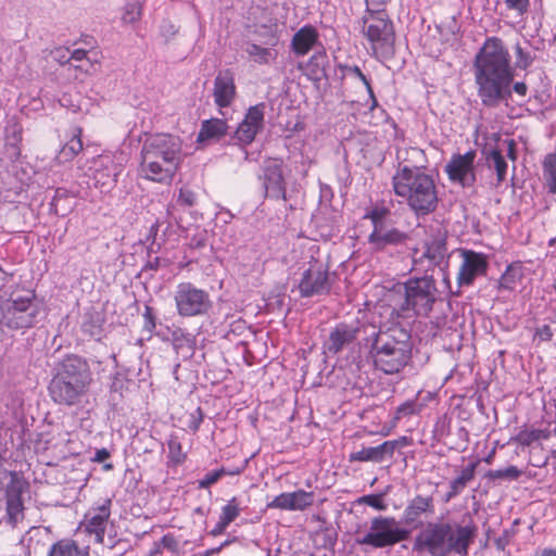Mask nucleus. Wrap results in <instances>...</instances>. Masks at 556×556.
Returning a JSON list of instances; mask_svg holds the SVG:
<instances>
[{
    "label": "nucleus",
    "instance_id": "obj_45",
    "mask_svg": "<svg viewBox=\"0 0 556 556\" xmlns=\"http://www.w3.org/2000/svg\"><path fill=\"white\" fill-rule=\"evenodd\" d=\"M177 204L184 207H192L197 204V194L193 190L182 187L178 191Z\"/></svg>",
    "mask_w": 556,
    "mask_h": 556
},
{
    "label": "nucleus",
    "instance_id": "obj_52",
    "mask_svg": "<svg viewBox=\"0 0 556 556\" xmlns=\"http://www.w3.org/2000/svg\"><path fill=\"white\" fill-rule=\"evenodd\" d=\"M505 148L506 156L511 161L516 162L517 160V144L514 139H504L501 141L500 148Z\"/></svg>",
    "mask_w": 556,
    "mask_h": 556
},
{
    "label": "nucleus",
    "instance_id": "obj_64",
    "mask_svg": "<svg viewBox=\"0 0 556 556\" xmlns=\"http://www.w3.org/2000/svg\"><path fill=\"white\" fill-rule=\"evenodd\" d=\"M199 416L198 418H193V420L191 421V424L189 425V427L193 430V431H197L200 427V424L202 422V414H201V410L200 408L197 410Z\"/></svg>",
    "mask_w": 556,
    "mask_h": 556
},
{
    "label": "nucleus",
    "instance_id": "obj_13",
    "mask_svg": "<svg viewBox=\"0 0 556 556\" xmlns=\"http://www.w3.org/2000/svg\"><path fill=\"white\" fill-rule=\"evenodd\" d=\"M446 255V236L441 230H437L427 236L421 249H415L413 262L420 269L429 270L440 266L445 261Z\"/></svg>",
    "mask_w": 556,
    "mask_h": 556
},
{
    "label": "nucleus",
    "instance_id": "obj_57",
    "mask_svg": "<svg viewBox=\"0 0 556 556\" xmlns=\"http://www.w3.org/2000/svg\"><path fill=\"white\" fill-rule=\"evenodd\" d=\"M53 58L60 64L71 63V51L67 48H55L52 51Z\"/></svg>",
    "mask_w": 556,
    "mask_h": 556
},
{
    "label": "nucleus",
    "instance_id": "obj_25",
    "mask_svg": "<svg viewBox=\"0 0 556 556\" xmlns=\"http://www.w3.org/2000/svg\"><path fill=\"white\" fill-rule=\"evenodd\" d=\"M407 238V235L397 230L393 227H387L386 225L377 226L372 229L369 235L368 243L374 250H383L388 245H396L403 243Z\"/></svg>",
    "mask_w": 556,
    "mask_h": 556
},
{
    "label": "nucleus",
    "instance_id": "obj_33",
    "mask_svg": "<svg viewBox=\"0 0 556 556\" xmlns=\"http://www.w3.org/2000/svg\"><path fill=\"white\" fill-rule=\"evenodd\" d=\"M543 178L549 193H556V153H549L543 161Z\"/></svg>",
    "mask_w": 556,
    "mask_h": 556
},
{
    "label": "nucleus",
    "instance_id": "obj_15",
    "mask_svg": "<svg viewBox=\"0 0 556 556\" xmlns=\"http://www.w3.org/2000/svg\"><path fill=\"white\" fill-rule=\"evenodd\" d=\"M457 252L462 257V264L457 273V283L459 287H469L477 277L486 274L488 256L484 253L469 249H458Z\"/></svg>",
    "mask_w": 556,
    "mask_h": 556
},
{
    "label": "nucleus",
    "instance_id": "obj_27",
    "mask_svg": "<svg viewBox=\"0 0 556 556\" xmlns=\"http://www.w3.org/2000/svg\"><path fill=\"white\" fill-rule=\"evenodd\" d=\"M228 125L226 121L220 118L205 119L201 123L197 142L202 144H210L219 141L226 136Z\"/></svg>",
    "mask_w": 556,
    "mask_h": 556
},
{
    "label": "nucleus",
    "instance_id": "obj_5",
    "mask_svg": "<svg viewBox=\"0 0 556 556\" xmlns=\"http://www.w3.org/2000/svg\"><path fill=\"white\" fill-rule=\"evenodd\" d=\"M92 382L88 363L76 355L66 356L56 367L48 390L52 401L63 406L81 402Z\"/></svg>",
    "mask_w": 556,
    "mask_h": 556
},
{
    "label": "nucleus",
    "instance_id": "obj_23",
    "mask_svg": "<svg viewBox=\"0 0 556 556\" xmlns=\"http://www.w3.org/2000/svg\"><path fill=\"white\" fill-rule=\"evenodd\" d=\"M214 101L218 108H228L236 97L233 73L229 70L219 72L214 80Z\"/></svg>",
    "mask_w": 556,
    "mask_h": 556
},
{
    "label": "nucleus",
    "instance_id": "obj_14",
    "mask_svg": "<svg viewBox=\"0 0 556 556\" xmlns=\"http://www.w3.org/2000/svg\"><path fill=\"white\" fill-rule=\"evenodd\" d=\"M298 287L300 294L304 298L328 293L331 288L328 266L324 262L312 257L302 273Z\"/></svg>",
    "mask_w": 556,
    "mask_h": 556
},
{
    "label": "nucleus",
    "instance_id": "obj_12",
    "mask_svg": "<svg viewBox=\"0 0 556 556\" xmlns=\"http://www.w3.org/2000/svg\"><path fill=\"white\" fill-rule=\"evenodd\" d=\"M111 507V498H104L101 504L90 507L79 522L77 532L85 534L96 544H102L110 523Z\"/></svg>",
    "mask_w": 556,
    "mask_h": 556
},
{
    "label": "nucleus",
    "instance_id": "obj_11",
    "mask_svg": "<svg viewBox=\"0 0 556 556\" xmlns=\"http://www.w3.org/2000/svg\"><path fill=\"white\" fill-rule=\"evenodd\" d=\"M362 31L369 41L375 54L389 52L394 43V29L387 14L377 10H367L362 18Z\"/></svg>",
    "mask_w": 556,
    "mask_h": 556
},
{
    "label": "nucleus",
    "instance_id": "obj_56",
    "mask_svg": "<svg viewBox=\"0 0 556 556\" xmlns=\"http://www.w3.org/2000/svg\"><path fill=\"white\" fill-rule=\"evenodd\" d=\"M466 485L467 484L463 483L460 480H458L456 478L453 479L450 483V491L446 493V501H450L453 497L460 494L464 491V489L466 488Z\"/></svg>",
    "mask_w": 556,
    "mask_h": 556
},
{
    "label": "nucleus",
    "instance_id": "obj_22",
    "mask_svg": "<svg viewBox=\"0 0 556 556\" xmlns=\"http://www.w3.org/2000/svg\"><path fill=\"white\" fill-rule=\"evenodd\" d=\"M264 123V104L251 106L243 121L239 124L235 138L240 144H250L256 134L262 129Z\"/></svg>",
    "mask_w": 556,
    "mask_h": 556
},
{
    "label": "nucleus",
    "instance_id": "obj_44",
    "mask_svg": "<svg viewBox=\"0 0 556 556\" xmlns=\"http://www.w3.org/2000/svg\"><path fill=\"white\" fill-rule=\"evenodd\" d=\"M420 409H421V405H419L417 403V401H415V400L406 401L396 408L395 415H394V420L399 421L403 417L416 415L420 412Z\"/></svg>",
    "mask_w": 556,
    "mask_h": 556
},
{
    "label": "nucleus",
    "instance_id": "obj_43",
    "mask_svg": "<svg viewBox=\"0 0 556 556\" xmlns=\"http://www.w3.org/2000/svg\"><path fill=\"white\" fill-rule=\"evenodd\" d=\"M142 8L138 2L127 3L124 8L122 21L124 24H134L141 18Z\"/></svg>",
    "mask_w": 556,
    "mask_h": 556
},
{
    "label": "nucleus",
    "instance_id": "obj_61",
    "mask_svg": "<svg viewBox=\"0 0 556 556\" xmlns=\"http://www.w3.org/2000/svg\"><path fill=\"white\" fill-rule=\"evenodd\" d=\"M231 541L226 540L224 543H222L219 546L206 549L201 556H212L214 554L219 553L225 546L229 545Z\"/></svg>",
    "mask_w": 556,
    "mask_h": 556
},
{
    "label": "nucleus",
    "instance_id": "obj_53",
    "mask_svg": "<svg viewBox=\"0 0 556 556\" xmlns=\"http://www.w3.org/2000/svg\"><path fill=\"white\" fill-rule=\"evenodd\" d=\"M384 215H386V210L383 208H374L371 210L370 212H368L366 215H365V218H369L374 225V228L377 226V228L379 226H383V218H384Z\"/></svg>",
    "mask_w": 556,
    "mask_h": 556
},
{
    "label": "nucleus",
    "instance_id": "obj_42",
    "mask_svg": "<svg viewBox=\"0 0 556 556\" xmlns=\"http://www.w3.org/2000/svg\"><path fill=\"white\" fill-rule=\"evenodd\" d=\"M71 64H73L75 68L86 73L92 67V64L87 56V51L84 49H75L71 52Z\"/></svg>",
    "mask_w": 556,
    "mask_h": 556
},
{
    "label": "nucleus",
    "instance_id": "obj_55",
    "mask_svg": "<svg viewBox=\"0 0 556 556\" xmlns=\"http://www.w3.org/2000/svg\"><path fill=\"white\" fill-rule=\"evenodd\" d=\"M162 547L172 552V553H178L179 544L176 538L173 534H165L161 539Z\"/></svg>",
    "mask_w": 556,
    "mask_h": 556
},
{
    "label": "nucleus",
    "instance_id": "obj_62",
    "mask_svg": "<svg viewBox=\"0 0 556 556\" xmlns=\"http://www.w3.org/2000/svg\"><path fill=\"white\" fill-rule=\"evenodd\" d=\"M390 0H365L367 10H374L375 8L387 4Z\"/></svg>",
    "mask_w": 556,
    "mask_h": 556
},
{
    "label": "nucleus",
    "instance_id": "obj_47",
    "mask_svg": "<svg viewBox=\"0 0 556 556\" xmlns=\"http://www.w3.org/2000/svg\"><path fill=\"white\" fill-rule=\"evenodd\" d=\"M509 11H514L518 16H523L529 12L530 0H503Z\"/></svg>",
    "mask_w": 556,
    "mask_h": 556
},
{
    "label": "nucleus",
    "instance_id": "obj_9",
    "mask_svg": "<svg viewBox=\"0 0 556 556\" xmlns=\"http://www.w3.org/2000/svg\"><path fill=\"white\" fill-rule=\"evenodd\" d=\"M173 299L177 314L184 318L207 315L213 306L210 293L190 281L179 282Z\"/></svg>",
    "mask_w": 556,
    "mask_h": 556
},
{
    "label": "nucleus",
    "instance_id": "obj_20",
    "mask_svg": "<svg viewBox=\"0 0 556 556\" xmlns=\"http://www.w3.org/2000/svg\"><path fill=\"white\" fill-rule=\"evenodd\" d=\"M359 328L353 324L339 323L329 332L324 343L327 353L337 355L344 349L350 348L357 339Z\"/></svg>",
    "mask_w": 556,
    "mask_h": 556
},
{
    "label": "nucleus",
    "instance_id": "obj_59",
    "mask_svg": "<svg viewBox=\"0 0 556 556\" xmlns=\"http://www.w3.org/2000/svg\"><path fill=\"white\" fill-rule=\"evenodd\" d=\"M229 527L227 522L223 519L218 518V521L214 526V528L210 531V534L213 536H218L225 532V530Z\"/></svg>",
    "mask_w": 556,
    "mask_h": 556
},
{
    "label": "nucleus",
    "instance_id": "obj_24",
    "mask_svg": "<svg viewBox=\"0 0 556 556\" xmlns=\"http://www.w3.org/2000/svg\"><path fill=\"white\" fill-rule=\"evenodd\" d=\"M400 445L399 440L386 441L378 446L364 447L361 451L350 455L351 462H375L380 463L386 457H392L396 447Z\"/></svg>",
    "mask_w": 556,
    "mask_h": 556
},
{
    "label": "nucleus",
    "instance_id": "obj_28",
    "mask_svg": "<svg viewBox=\"0 0 556 556\" xmlns=\"http://www.w3.org/2000/svg\"><path fill=\"white\" fill-rule=\"evenodd\" d=\"M83 129L75 126L71 130V138L61 147L56 160L59 163L73 161L83 150Z\"/></svg>",
    "mask_w": 556,
    "mask_h": 556
},
{
    "label": "nucleus",
    "instance_id": "obj_3",
    "mask_svg": "<svg viewBox=\"0 0 556 556\" xmlns=\"http://www.w3.org/2000/svg\"><path fill=\"white\" fill-rule=\"evenodd\" d=\"M478 533L471 517L462 522H429L416 536L414 548L431 556H467Z\"/></svg>",
    "mask_w": 556,
    "mask_h": 556
},
{
    "label": "nucleus",
    "instance_id": "obj_38",
    "mask_svg": "<svg viewBox=\"0 0 556 556\" xmlns=\"http://www.w3.org/2000/svg\"><path fill=\"white\" fill-rule=\"evenodd\" d=\"M548 434L541 429H525L517 433L514 438V441L518 442L523 446H530L532 443L540 441L542 439H547Z\"/></svg>",
    "mask_w": 556,
    "mask_h": 556
},
{
    "label": "nucleus",
    "instance_id": "obj_6",
    "mask_svg": "<svg viewBox=\"0 0 556 556\" xmlns=\"http://www.w3.org/2000/svg\"><path fill=\"white\" fill-rule=\"evenodd\" d=\"M370 354L376 369L386 375L399 374L412 356L408 342L380 332L372 333Z\"/></svg>",
    "mask_w": 556,
    "mask_h": 556
},
{
    "label": "nucleus",
    "instance_id": "obj_1",
    "mask_svg": "<svg viewBox=\"0 0 556 556\" xmlns=\"http://www.w3.org/2000/svg\"><path fill=\"white\" fill-rule=\"evenodd\" d=\"M473 76L478 97L484 106L496 108L511 97V91L520 97L527 96L525 83L513 84L515 73L510 54L497 37L486 38L479 49L473 60Z\"/></svg>",
    "mask_w": 556,
    "mask_h": 556
},
{
    "label": "nucleus",
    "instance_id": "obj_29",
    "mask_svg": "<svg viewBox=\"0 0 556 556\" xmlns=\"http://www.w3.org/2000/svg\"><path fill=\"white\" fill-rule=\"evenodd\" d=\"M318 39V34L313 26H303L292 38V49L298 55H305Z\"/></svg>",
    "mask_w": 556,
    "mask_h": 556
},
{
    "label": "nucleus",
    "instance_id": "obj_2",
    "mask_svg": "<svg viewBox=\"0 0 556 556\" xmlns=\"http://www.w3.org/2000/svg\"><path fill=\"white\" fill-rule=\"evenodd\" d=\"M182 161L181 139L168 134H155L142 143L138 174L144 180L170 185Z\"/></svg>",
    "mask_w": 556,
    "mask_h": 556
},
{
    "label": "nucleus",
    "instance_id": "obj_63",
    "mask_svg": "<svg viewBox=\"0 0 556 556\" xmlns=\"http://www.w3.org/2000/svg\"><path fill=\"white\" fill-rule=\"evenodd\" d=\"M244 470V466L225 468V476H238Z\"/></svg>",
    "mask_w": 556,
    "mask_h": 556
},
{
    "label": "nucleus",
    "instance_id": "obj_50",
    "mask_svg": "<svg viewBox=\"0 0 556 556\" xmlns=\"http://www.w3.org/2000/svg\"><path fill=\"white\" fill-rule=\"evenodd\" d=\"M480 463V459H476L470 463L468 466L462 469L460 475L456 478L460 480L463 483L467 484L475 478L476 469Z\"/></svg>",
    "mask_w": 556,
    "mask_h": 556
},
{
    "label": "nucleus",
    "instance_id": "obj_7",
    "mask_svg": "<svg viewBox=\"0 0 556 556\" xmlns=\"http://www.w3.org/2000/svg\"><path fill=\"white\" fill-rule=\"evenodd\" d=\"M30 290H15L0 303V324L11 329L31 327L36 323L38 306Z\"/></svg>",
    "mask_w": 556,
    "mask_h": 556
},
{
    "label": "nucleus",
    "instance_id": "obj_35",
    "mask_svg": "<svg viewBox=\"0 0 556 556\" xmlns=\"http://www.w3.org/2000/svg\"><path fill=\"white\" fill-rule=\"evenodd\" d=\"M341 71H342V75L344 77L357 78V79H359L365 85L366 90H367L368 96H369V99L371 101L370 110H374L378 105V102H377V99L375 97L374 90L371 88L370 81L364 75V73L361 71V68L358 66L345 65V66L341 67Z\"/></svg>",
    "mask_w": 556,
    "mask_h": 556
},
{
    "label": "nucleus",
    "instance_id": "obj_16",
    "mask_svg": "<svg viewBox=\"0 0 556 556\" xmlns=\"http://www.w3.org/2000/svg\"><path fill=\"white\" fill-rule=\"evenodd\" d=\"M477 153L469 150L465 154H453L445 165V173L452 182L471 187L476 182L475 160Z\"/></svg>",
    "mask_w": 556,
    "mask_h": 556
},
{
    "label": "nucleus",
    "instance_id": "obj_41",
    "mask_svg": "<svg viewBox=\"0 0 556 556\" xmlns=\"http://www.w3.org/2000/svg\"><path fill=\"white\" fill-rule=\"evenodd\" d=\"M521 473L516 466H509L505 469L490 470L485 477L490 480H517Z\"/></svg>",
    "mask_w": 556,
    "mask_h": 556
},
{
    "label": "nucleus",
    "instance_id": "obj_36",
    "mask_svg": "<svg viewBox=\"0 0 556 556\" xmlns=\"http://www.w3.org/2000/svg\"><path fill=\"white\" fill-rule=\"evenodd\" d=\"M172 342L177 353H191L193 350V337L181 328H176L172 331Z\"/></svg>",
    "mask_w": 556,
    "mask_h": 556
},
{
    "label": "nucleus",
    "instance_id": "obj_37",
    "mask_svg": "<svg viewBox=\"0 0 556 556\" xmlns=\"http://www.w3.org/2000/svg\"><path fill=\"white\" fill-rule=\"evenodd\" d=\"M242 509L243 507L241 505V501L239 500V497L232 496L222 507L219 518L223 519L228 525H230L239 517Z\"/></svg>",
    "mask_w": 556,
    "mask_h": 556
},
{
    "label": "nucleus",
    "instance_id": "obj_48",
    "mask_svg": "<svg viewBox=\"0 0 556 556\" xmlns=\"http://www.w3.org/2000/svg\"><path fill=\"white\" fill-rule=\"evenodd\" d=\"M515 52H516V63H515L516 67L526 70L527 67H529L532 64L533 59H532L530 52L525 51L519 43L516 45Z\"/></svg>",
    "mask_w": 556,
    "mask_h": 556
},
{
    "label": "nucleus",
    "instance_id": "obj_21",
    "mask_svg": "<svg viewBox=\"0 0 556 556\" xmlns=\"http://www.w3.org/2000/svg\"><path fill=\"white\" fill-rule=\"evenodd\" d=\"M314 492L305 490H296L293 492H283L275 496L271 502L267 503L266 507L269 509L281 510H300L303 511L314 504Z\"/></svg>",
    "mask_w": 556,
    "mask_h": 556
},
{
    "label": "nucleus",
    "instance_id": "obj_31",
    "mask_svg": "<svg viewBox=\"0 0 556 556\" xmlns=\"http://www.w3.org/2000/svg\"><path fill=\"white\" fill-rule=\"evenodd\" d=\"M245 52L258 64H269L277 58V52L274 49L261 47L252 42L247 43Z\"/></svg>",
    "mask_w": 556,
    "mask_h": 556
},
{
    "label": "nucleus",
    "instance_id": "obj_46",
    "mask_svg": "<svg viewBox=\"0 0 556 556\" xmlns=\"http://www.w3.org/2000/svg\"><path fill=\"white\" fill-rule=\"evenodd\" d=\"M224 476H225V467L212 470L198 481V488L199 489H208L211 485L215 484Z\"/></svg>",
    "mask_w": 556,
    "mask_h": 556
},
{
    "label": "nucleus",
    "instance_id": "obj_19",
    "mask_svg": "<svg viewBox=\"0 0 556 556\" xmlns=\"http://www.w3.org/2000/svg\"><path fill=\"white\" fill-rule=\"evenodd\" d=\"M27 485L23 480L12 479L5 490V511L7 522L15 527L24 519L23 493Z\"/></svg>",
    "mask_w": 556,
    "mask_h": 556
},
{
    "label": "nucleus",
    "instance_id": "obj_40",
    "mask_svg": "<svg viewBox=\"0 0 556 556\" xmlns=\"http://www.w3.org/2000/svg\"><path fill=\"white\" fill-rule=\"evenodd\" d=\"M168 459L174 465H179L185 462L186 454L182 452L181 443L176 435H170L167 441Z\"/></svg>",
    "mask_w": 556,
    "mask_h": 556
},
{
    "label": "nucleus",
    "instance_id": "obj_17",
    "mask_svg": "<svg viewBox=\"0 0 556 556\" xmlns=\"http://www.w3.org/2000/svg\"><path fill=\"white\" fill-rule=\"evenodd\" d=\"M121 172V164H117L112 155H99L93 160L92 179L101 192H106L114 187Z\"/></svg>",
    "mask_w": 556,
    "mask_h": 556
},
{
    "label": "nucleus",
    "instance_id": "obj_4",
    "mask_svg": "<svg viewBox=\"0 0 556 556\" xmlns=\"http://www.w3.org/2000/svg\"><path fill=\"white\" fill-rule=\"evenodd\" d=\"M392 188L416 215H428L438 206L434 177L426 173L424 165H400L392 177Z\"/></svg>",
    "mask_w": 556,
    "mask_h": 556
},
{
    "label": "nucleus",
    "instance_id": "obj_34",
    "mask_svg": "<svg viewBox=\"0 0 556 556\" xmlns=\"http://www.w3.org/2000/svg\"><path fill=\"white\" fill-rule=\"evenodd\" d=\"M49 556H86V552L71 540H62L52 545Z\"/></svg>",
    "mask_w": 556,
    "mask_h": 556
},
{
    "label": "nucleus",
    "instance_id": "obj_49",
    "mask_svg": "<svg viewBox=\"0 0 556 556\" xmlns=\"http://www.w3.org/2000/svg\"><path fill=\"white\" fill-rule=\"evenodd\" d=\"M358 503L366 504L377 510H386L387 505L380 494L364 495L358 500Z\"/></svg>",
    "mask_w": 556,
    "mask_h": 556
},
{
    "label": "nucleus",
    "instance_id": "obj_10",
    "mask_svg": "<svg viewBox=\"0 0 556 556\" xmlns=\"http://www.w3.org/2000/svg\"><path fill=\"white\" fill-rule=\"evenodd\" d=\"M408 535L409 531L401 527L395 518L379 516L371 519L368 532L357 539V543L374 548H383L405 541Z\"/></svg>",
    "mask_w": 556,
    "mask_h": 556
},
{
    "label": "nucleus",
    "instance_id": "obj_32",
    "mask_svg": "<svg viewBox=\"0 0 556 556\" xmlns=\"http://www.w3.org/2000/svg\"><path fill=\"white\" fill-rule=\"evenodd\" d=\"M522 278L521 266L517 264H510L506 267L505 271L502 274L498 285L500 289L513 291L517 283Z\"/></svg>",
    "mask_w": 556,
    "mask_h": 556
},
{
    "label": "nucleus",
    "instance_id": "obj_60",
    "mask_svg": "<svg viewBox=\"0 0 556 556\" xmlns=\"http://www.w3.org/2000/svg\"><path fill=\"white\" fill-rule=\"evenodd\" d=\"M110 457V452L106 448L97 450L94 456L92 457V462L103 463Z\"/></svg>",
    "mask_w": 556,
    "mask_h": 556
},
{
    "label": "nucleus",
    "instance_id": "obj_30",
    "mask_svg": "<svg viewBox=\"0 0 556 556\" xmlns=\"http://www.w3.org/2000/svg\"><path fill=\"white\" fill-rule=\"evenodd\" d=\"M503 153L504 151L500 147L491 148L485 152L488 167L493 168L496 173L495 187H500L507 176L508 164Z\"/></svg>",
    "mask_w": 556,
    "mask_h": 556
},
{
    "label": "nucleus",
    "instance_id": "obj_51",
    "mask_svg": "<svg viewBox=\"0 0 556 556\" xmlns=\"http://www.w3.org/2000/svg\"><path fill=\"white\" fill-rule=\"evenodd\" d=\"M143 329L150 334L154 331L156 327L155 316L153 313V308L151 306H146L143 312Z\"/></svg>",
    "mask_w": 556,
    "mask_h": 556
},
{
    "label": "nucleus",
    "instance_id": "obj_54",
    "mask_svg": "<svg viewBox=\"0 0 556 556\" xmlns=\"http://www.w3.org/2000/svg\"><path fill=\"white\" fill-rule=\"evenodd\" d=\"M405 153L407 155V157L404 160L405 162L421 163L426 160L424 150L419 148H408L405 150Z\"/></svg>",
    "mask_w": 556,
    "mask_h": 556
},
{
    "label": "nucleus",
    "instance_id": "obj_8",
    "mask_svg": "<svg viewBox=\"0 0 556 556\" xmlns=\"http://www.w3.org/2000/svg\"><path fill=\"white\" fill-rule=\"evenodd\" d=\"M399 291L404 295L401 309L413 311L416 315L427 316L438 298L437 283L431 276L409 278L399 287Z\"/></svg>",
    "mask_w": 556,
    "mask_h": 556
},
{
    "label": "nucleus",
    "instance_id": "obj_39",
    "mask_svg": "<svg viewBox=\"0 0 556 556\" xmlns=\"http://www.w3.org/2000/svg\"><path fill=\"white\" fill-rule=\"evenodd\" d=\"M81 329L91 337L100 336L102 330V319L100 315L98 313L86 314Z\"/></svg>",
    "mask_w": 556,
    "mask_h": 556
},
{
    "label": "nucleus",
    "instance_id": "obj_26",
    "mask_svg": "<svg viewBox=\"0 0 556 556\" xmlns=\"http://www.w3.org/2000/svg\"><path fill=\"white\" fill-rule=\"evenodd\" d=\"M434 500L431 495H416L407 504L403 518L407 525H412L421 515H431L434 513Z\"/></svg>",
    "mask_w": 556,
    "mask_h": 556
},
{
    "label": "nucleus",
    "instance_id": "obj_18",
    "mask_svg": "<svg viewBox=\"0 0 556 556\" xmlns=\"http://www.w3.org/2000/svg\"><path fill=\"white\" fill-rule=\"evenodd\" d=\"M282 166L283 162L280 159H269L264 163L263 187L265 194L269 198L286 200Z\"/></svg>",
    "mask_w": 556,
    "mask_h": 556
},
{
    "label": "nucleus",
    "instance_id": "obj_58",
    "mask_svg": "<svg viewBox=\"0 0 556 556\" xmlns=\"http://www.w3.org/2000/svg\"><path fill=\"white\" fill-rule=\"evenodd\" d=\"M535 337L539 338L540 341H549L553 337V331L548 325H544L536 329Z\"/></svg>",
    "mask_w": 556,
    "mask_h": 556
}]
</instances>
